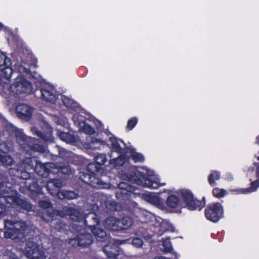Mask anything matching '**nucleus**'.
Returning a JSON list of instances; mask_svg holds the SVG:
<instances>
[{
	"mask_svg": "<svg viewBox=\"0 0 259 259\" xmlns=\"http://www.w3.org/2000/svg\"><path fill=\"white\" fill-rule=\"evenodd\" d=\"M115 196L117 199L123 200H130L139 197L154 205H158L160 202V198L158 196L152 193H142L138 188L126 182H120L118 184Z\"/></svg>",
	"mask_w": 259,
	"mask_h": 259,
	"instance_id": "obj_1",
	"label": "nucleus"
},
{
	"mask_svg": "<svg viewBox=\"0 0 259 259\" xmlns=\"http://www.w3.org/2000/svg\"><path fill=\"white\" fill-rule=\"evenodd\" d=\"M12 128L17 143L26 153L31 154L33 152L44 151V147L38 143V139L26 136L21 130L17 129L15 127L12 126Z\"/></svg>",
	"mask_w": 259,
	"mask_h": 259,
	"instance_id": "obj_2",
	"label": "nucleus"
},
{
	"mask_svg": "<svg viewBox=\"0 0 259 259\" xmlns=\"http://www.w3.org/2000/svg\"><path fill=\"white\" fill-rule=\"evenodd\" d=\"M4 226L6 229L4 236L6 238L19 241L26 239V232L28 227L25 222H13L9 220H5Z\"/></svg>",
	"mask_w": 259,
	"mask_h": 259,
	"instance_id": "obj_3",
	"label": "nucleus"
},
{
	"mask_svg": "<svg viewBox=\"0 0 259 259\" xmlns=\"http://www.w3.org/2000/svg\"><path fill=\"white\" fill-rule=\"evenodd\" d=\"M123 178L128 182L134 183L138 185L151 189H156L159 187V183L145 174L131 171L123 175Z\"/></svg>",
	"mask_w": 259,
	"mask_h": 259,
	"instance_id": "obj_4",
	"label": "nucleus"
},
{
	"mask_svg": "<svg viewBox=\"0 0 259 259\" xmlns=\"http://www.w3.org/2000/svg\"><path fill=\"white\" fill-rule=\"evenodd\" d=\"M185 207L190 210H200L205 205V198L203 197L201 200L194 198L192 192L188 189H182L180 191Z\"/></svg>",
	"mask_w": 259,
	"mask_h": 259,
	"instance_id": "obj_5",
	"label": "nucleus"
},
{
	"mask_svg": "<svg viewBox=\"0 0 259 259\" xmlns=\"http://www.w3.org/2000/svg\"><path fill=\"white\" fill-rule=\"evenodd\" d=\"M133 224V220L129 217H123L118 219L114 217L109 216L105 221V226L111 231L119 232L129 228Z\"/></svg>",
	"mask_w": 259,
	"mask_h": 259,
	"instance_id": "obj_6",
	"label": "nucleus"
},
{
	"mask_svg": "<svg viewBox=\"0 0 259 259\" xmlns=\"http://www.w3.org/2000/svg\"><path fill=\"white\" fill-rule=\"evenodd\" d=\"M32 83L22 75H18L10 86V92L15 95L30 94L33 92Z\"/></svg>",
	"mask_w": 259,
	"mask_h": 259,
	"instance_id": "obj_7",
	"label": "nucleus"
},
{
	"mask_svg": "<svg viewBox=\"0 0 259 259\" xmlns=\"http://www.w3.org/2000/svg\"><path fill=\"white\" fill-rule=\"evenodd\" d=\"M204 215L207 220L217 223L224 217L223 206L220 202L210 203L205 208Z\"/></svg>",
	"mask_w": 259,
	"mask_h": 259,
	"instance_id": "obj_8",
	"label": "nucleus"
},
{
	"mask_svg": "<svg viewBox=\"0 0 259 259\" xmlns=\"http://www.w3.org/2000/svg\"><path fill=\"white\" fill-rule=\"evenodd\" d=\"M130 239H114L113 242H109L105 245L103 250L109 259H117L120 251L119 245L129 243Z\"/></svg>",
	"mask_w": 259,
	"mask_h": 259,
	"instance_id": "obj_9",
	"label": "nucleus"
},
{
	"mask_svg": "<svg viewBox=\"0 0 259 259\" xmlns=\"http://www.w3.org/2000/svg\"><path fill=\"white\" fill-rule=\"evenodd\" d=\"M25 254L30 259H46L44 251L39 249L35 242L32 241H28L26 243Z\"/></svg>",
	"mask_w": 259,
	"mask_h": 259,
	"instance_id": "obj_10",
	"label": "nucleus"
},
{
	"mask_svg": "<svg viewBox=\"0 0 259 259\" xmlns=\"http://www.w3.org/2000/svg\"><path fill=\"white\" fill-rule=\"evenodd\" d=\"M56 164L53 162H47L42 163L40 161H36L34 166V171L40 177L47 178L50 173H54L56 171Z\"/></svg>",
	"mask_w": 259,
	"mask_h": 259,
	"instance_id": "obj_11",
	"label": "nucleus"
},
{
	"mask_svg": "<svg viewBox=\"0 0 259 259\" xmlns=\"http://www.w3.org/2000/svg\"><path fill=\"white\" fill-rule=\"evenodd\" d=\"M56 211L59 216L62 218L69 217L70 219L74 222H80L82 220V214L75 207L65 206L61 210Z\"/></svg>",
	"mask_w": 259,
	"mask_h": 259,
	"instance_id": "obj_12",
	"label": "nucleus"
},
{
	"mask_svg": "<svg viewBox=\"0 0 259 259\" xmlns=\"http://www.w3.org/2000/svg\"><path fill=\"white\" fill-rule=\"evenodd\" d=\"M93 241L92 235L90 233H80L75 238L69 239V243L73 247H87Z\"/></svg>",
	"mask_w": 259,
	"mask_h": 259,
	"instance_id": "obj_13",
	"label": "nucleus"
},
{
	"mask_svg": "<svg viewBox=\"0 0 259 259\" xmlns=\"http://www.w3.org/2000/svg\"><path fill=\"white\" fill-rule=\"evenodd\" d=\"M79 179L84 183L92 186L94 188H100L102 185L101 179L91 173H85L84 172H79Z\"/></svg>",
	"mask_w": 259,
	"mask_h": 259,
	"instance_id": "obj_14",
	"label": "nucleus"
},
{
	"mask_svg": "<svg viewBox=\"0 0 259 259\" xmlns=\"http://www.w3.org/2000/svg\"><path fill=\"white\" fill-rule=\"evenodd\" d=\"M31 131L34 135H36L45 142H54L53 130L52 127L48 125L46 126V130L43 132L39 131L35 127H31Z\"/></svg>",
	"mask_w": 259,
	"mask_h": 259,
	"instance_id": "obj_15",
	"label": "nucleus"
},
{
	"mask_svg": "<svg viewBox=\"0 0 259 259\" xmlns=\"http://www.w3.org/2000/svg\"><path fill=\"white\" fill-rule=\"evenodd\" d=\"M55 89L49 84L45 85L40 89L42 99L51 104H55L57 100L56 94L54 93Z\"/></svg>",
	"mask_w": 259,
	"mask_h": 259,
	"instance_id": "obj_16",
	"label": "nucleus"
},
{
	"mask_svg": "<svg viewBox=\"0 0 259 259\" xmlns=\"http://www.w3.org/2000/svg\"><path fill=\"white\" fill-rule=\"evenodd\" d=\"M18 117L26 121H28L32 117L33 109L25 104H21L16 109Z\"/></svg>",
	"mask_w": 259,
	"mask_h": 259,
	"instance_id": "obj_17",
	"label": "nucleus"
},
{
	"mask_svg": "<svg viewBox=\"0 0 259 259\" xmlns=\"http://www.w3.org/2000/svg\"><path fill=\"white\" fill-rule=\"evenodd\" d=\"M61 180L58 179H53L49 180L47 184L46 188L48 192L52 196H58V193L61 191L60 189L62 187Z\"/></svg>",
	"mask_w": 259,
	"mask_h": 259,
	"instance_id": "obj_18",
	"label": "nucleus"
},
{
	"mask_svg": "<svg viewBox=\"0 0 259 259\" xmlns=\"http://www.w3.org/2000/svg\"><path fill=\"white\" fill-rule=\"evenodd\" d=\"M28 170H30V169H26L15 166L11 168L10 173L18 178L25 180L26 182H29L31 181L32 179H31V175Z\"/></svg>",
	"mask_w": 259,
	"mask_h": 259,
	"instance_id": "obj_19",
	"label": "nucleus"
},
{
	"mask_svg": "<svg viewBox=\"0 0 259 259\" xmlns=\"http://www.w3.org/2000/svg\"><path fill=\"white\" fill-rule=\"evenodd\" d=\"M100 222V219L95 212L88 213L84 217V224L85 226L91 229L99 225Z\"/></svg>",
	"mask_w": 259,
	"mask_h": 259,
	"instance_id": "obj_20",
	"label": "nucleus"
},
{
	"mask_svg": "<svg viewBox=\"0 0 259 259\" xmlns=\"http://www.w3.org/2000/svg\"><path fill=\"white\" fill-rule=\"evenodd\" d=\"M14 147L12 144H10L8 147L4 148V151L0 156V162L3 164L9 165L13 161L12 158L8 155V153L13 150Z\"/></svg>",
	"mask_w": 259,
	"mask_h": 259,
	"instance_id": "obj_21",
	"label": "nucleus"
},
{
	"mask_svg": "<svg viewBox=\"0 0 259 259\" xmlns=\"http://www.w3.org/2000/svg\"><path fill=\"white\" fill-rule=\"evenodd\" d=\"M36 161H38L33 157H25L22 161L16 166L20 168H24L26 169H32L34 171V166Z\"/></svg>",
	"mask_w": 259,
	"mask_h": 259,
	"instance_id": "obj_22",
	"label": "nucleus"
},
{
	"mask_svg": "<svg viewBox=\"0 0 259 259\" xmlns=\"http://www.w3.org/2000/svg\"><path fill=\"white\" fill-rule=\"evenodd\" d=\"M18 193L15 195H9V192L4 190H0V198H4L5 202L10 205H15L18 199Z\"/></svg>",
	"mask_w": 259,
	"mask_h": 259,
	"instance_id": "obj_23",
	"label": "nucleus"
},
{
	"mask_svg": "<svg viewBox=\"0 0 259 259\" xmlns=\"http://www.w3.org/2000/svg\"><path fill=\"white\" fill-rule=\"evenodd\" d=\"M27 184H28V190L31 192L32 195L36 196L42 195L41 187L34 179L30 182H26V185H27Z\"/></svg>",
	"mask_w": 259,
	"mask_h": 259,
	"instance_id": "obj_24",
	"label": "nucleus"
},
{
	"mask_svg": "<svg viewBox=\"0 0 259 259\" xmlns=\"http://www.w3.org/2000/svg\"><path fill=\"white\" fill-rule=\"evenodd\" d=\"M91 231L98 241L103 242L106 240L107 234L103 229L96 226L92 228Z\"/></svg>",
	"mask_w": 259,
	"mask_h": 259,
	"instance_id": "obj_25",
	"label": "nucleus"
},
{
	"mask_svg": "<svg viewBox=\"0 0 259 259\" xmlns=\"http://www.w3.org/2000/svg\"><path fill=\"white\" fill-rule=\"evenodd\" d=\"M15 206H17L20 209L30 211L32 208V204L27 199H22L19 196Z\"/></svg>",
	"mask_w": 259,
	"mask_h": 259,
	"instance_id": "obj_26",
	"label": "nucleus"
},
{
	"mask_svg": "<svg viewBox=\"0 0 259 259\" xmlns=\"http://www.w3.org/2000/svg\"><path fill=\"white\" fill-rule=\"evenodd\" d=\"M13 73V70L11 66H5L0 70V80L3 81L5 80H9Z\"/></svg>",
	"mask_w": 259,
	"mask_h": 259,
	"instance_id": "obj_27",
	"label": "nucleus"
},
{
	"mask_svg": "<svg viewBox=\"0 0 259 259\" xmlns=\"http://www.w3.org/2000/svg\"><path fill=\"white\" fill-rule=\"evenodd\" d=\"M78 194L73 191L62 190L58 193L57 198L60 200H71L77 197Z\"/></svg>",
	"mask_w": 259,
	"mask_h": 259,
	"instance_id": "obj_28",
	"label": "nucleus"
},
{
	"mask_svg": "<svg viewBox=\"0 0 259 259\" xmlns=\"http://www.w3.org/2000/svg\"><path fill=\"white\" fill-rule=\"evenodd\" d=\"M87 171L97 176L98 174L103 172V169L100 165L97 164L95 161L90 162L87 167Z\"/></svg>",
	"mask_w": 259,
	"mask_h": 259,
	"instance_id": "obj_29",
	"label": "nucleus"
},
{
	"mask_svg": "<svg viewBox=\"0 0 259 259\" xmlns=\"http://www.w3.org/2000/svg\"><path fill=\"white\" fill-rule=\"evenodd\" d=\"M57 209H54L52 212H50L49 210H47L45 212L43 213L41 219L47 223H48L49 225L52 224V222L54 221L56 218H55V214L57 216V212L56 211Z\"/></svg>",
	"mask_w": 259,
	"mask_h": 259,
	"instance_id": "obj_30",
	"label": "nucleus"
},
{
	"mask_svg": "<svg viewBox=\"0 0 259 259\" xmlns=\"http://www.w3.org/2000/svg\"><path fill=\"white\" fill-rule=\"evenodd\" d=\"M221 173L217 170H211L210 174L207 178V181L211 187H214L216 185L215 181L220 179Z\"/></svg>",
	"mask_w": 259,
	"mask_h": 259,
	"instance_id": "obj_31",
	"label": "nucleus"
},
{
	"mask_svg": "<svg viewBox=\"0 0 259 259\" xmlns=\"http://www.w3.org/2000/svg\"><path fill=\"white\" fill-rule=\"evenodd\" d=\"M166 204L168 207L176 208L179 206L180 200L178 197L170 195L166 199Z\"/></svg>",
	"mask_w": 259,
	"mask_h": 259,
	"instance_id": "obj_32",
	"label": "nucleus"
},
{
	"mask_svg": "<svg viewBox=\"0 0 259 259\" xmlns=\"http://www.w3.org/2000/svg\"><path fill=\"white\" fill-rule=\"evenodd\" d=\"M66 224L60 219L57 218L52 222L50 227L55 230L61 232L65 229Z\"/></svg>",
	"mask_w": 259,
	"mask_h": 259,
	"instance_id": "obj_33",
	"label": "nucleus"
},
{
	"mask_svg": "<svg viewBox=\"0 0 259 259\" xmlns=\"http://www.w3.org/2000/svg\"><path fill=\"white\" fill-rule=\"evenodd\" d=\"M61 100L64 106L72 109L76 108L77 107V103L72 99L66 96H62Z\"/></svg>",
	"mask_w": 259,
	"mask_h": 259,
	"instance_id": "obj_34",
	"label": "nucleus"
},
{
	"mask_svg": "<svg viewBox=\"0 0 259 259\" xmlns=\"http://www.w3.org/2000/svg\"><path fill=\"white\" fill-rule=\"evenodd\" d=\"M109 140L111 143L112 149L116 152L121 154L123 152V149L120 147L118 143V140L114 136L110 137Z\"/></svg>",
	"mask_w": 259,
	"mask_h": 259,
	"instance_id": "obj_35",
	"label": "nucleus"
},
{
	"mask_svg": "<svg viewBox=\"0 0 259 259\" xmlns=\"http://www.w3.org/2000/svg\"><path fill=\"white\" fill-rule=\"evenodd\" d=\"M58 137L62 141L67 143H71L74 141L73 136L68 133L60 132L58 134Z\"/></svg>",
	"mask_w": 259,
	"mask_h": 259,
	"instance_id": "obj_36",
	"label": "nucleus"
},
{
	"mask_svg": "<svg viewBox=\"0 0 259 259\" xmlns=\"http://www.w3.org/2000/svg\"><path fill=\"white\" fill-rule=\"evenodd\" d=\"M11 65L12 62L11 59L5 54L0 52V67H3L5 66H11Z\"/></svg>",
	"mask_w": 259,
	"mask_h": 259,
	"instance_id": "obj_37",
	"label": "nucleus"
},
{
	"mask_svg": "<svg viewBox=\"0 0 259 259\" xmlns=\"http://www.w3.org/2000/svg\"><path fill=\"white\" fill-rule=\"evenodd\" d=\"M94 160L97 164L102 167L107 161L106 155L103 153L99 154L94 158Z\"/></svg>",
	"mask_w": 259,
	"mask_h": 259,
	"instance_id": "obj_38",
	"label": "nucleus"
},
{
	"mask_svg": "<svg viewBox=\"0 0 259 259\" xmlns=\"http://www.w3.org/2000/svg\"><path fill=\"white\" fill-rule=\"evenodd\" d=\"M162 246L164 247V252L170 253L172 250V247L169 238L162 239Z\"/></svg>",
	"mask_w": 259,
	"mask_h": 259,
	"instance_id": "obj_39",
	"label": "nucleus"
},
{
	"mask_svg": "<svg viewBox=\"0 0 259 259\" xmlns=\"http://www.w3.org/2000/svg\"><path fill=\"white\" fill-rule=\"evenodd\" d=\"M131 159L135 162H143L145 160L142 154L135 151L133 152L131 154Z\"/></svg>",
	"mask_w": 259,
	"mask_h": 259,
	"instance_id": "obj_40",
	"label": "nucleus"
},
{
	"mask_svg": "<svg viewBox=\"0 0 259 259\" xmlns=\"http://www.w3.org/2000/svg\"><path fill=\"white\" fill-rule=\"evenodd\" d=\"M213 195L218 198H220L225 196L227 194V191L224 189L215 188L212 191Z\"/></svg>",
	"mask_w": 259,
	"mask_h": 259,
	"instance_id": "obj_41",
	"label": "nucleus"
},
{
	"mask_svg": "<svg viewBox=\"0 0 259 259\" xmlns=\"http://www.w3.org/2000/svg\"><path fill=\"white\" fill-rule=\"evenodd\" d=\"M138 122V119L136 117H133L130 118L127 123V125L126 126V128L128 131L132 130L135 126L137 124Z\"/></svg>",
	"mask_w": 259,
	"mask_h": 259,
	"instance_id": "obj_42",
	"label": "nucleus"
},
{
	"mask_svg": "<svg viewBox=\"0 0 259 259\" xmlns=\"http://www.w3.org/2000/svg\"><path fill=\"white\" fill-rule=\"evenodd\" d=\"M259 187V179L257 180L253 181L250 184V186L247 188L245 191H243L242 192H247L250 193L255 191Z\"/></svg>",
	"mask_w": 259,
	"mask_h": 259,
	"instance_id": "obj_43",
	"label": "nucleus"
},
{
	"mask_svg": "<svg viewBox=\"0 0 259 259\" xmlns=\"http://www.w3.org/2000/svg\"><path fill=\"white\" fill-rule=\"evenodd\" d=\"M126 156L120 155L114 159V164L116 166H121L124 164L126 162Z\"/></svg>",
	"mask_w": 259,
	"mask_h": 259,
	"instance_id": "obj_44",
	"label": "nucleus"
},
{
	"mask_svg": "<svg viewBox=\"0 0 259 259\" xmlns=\"http://www.w3.org/2000/svg\"><path fill=\"white\" fill-rule=\"evenodd\" d=\"M82 131L87 135H92L95 133V130L90 124L84 123L83 126Z\"/></svg>",
	"mask_w": 259,
	"mask_h": 259,
	"instance_id": "obj_45",
	"label": "nucleus"
},
{
	"mask_svg": "<svg viewBox=\"0 0 259 259\" xmlns=\"http://www.w3.org/2000/svg\"><path fill=\"white\" fill-rule=\"evenodd\" d=\"M56 169H57V172L60 171L62 174L65 175H69L71 172V167L68 165L61 166L59 167V168H58L56 167Z\"/></svg>",
	"mask_w": 259,
	"mask_h": 259,
	"instance_id": "obj_46",
	"label": "nucleus"
},
{
	"mask_svg": "<svg viewBox=\"0 0 259 259\" xmlns=\"http://www.w3.org/2000/svg\"><path fill=\"white\" fill-rule=\"evenodd\" d=\"M38 204L39 207L42 208H49L52 206L51 202L48 200H39Z\"/></svg>",
	"mask_w": 259,
	"mask_h": 259,
	"instance_id": "obj_47",
	"label": "nucleus"
},
{
	"mask_svg": "<svg viewBox=\"0 0 259 259\" xmlns=\"http://www.w3.org/2000/svg\"><path fill=\"white\" fill-rule=\"evenodd\" d=\"M132 244L135 247L139 248L141 247L143 244V240L139 237L133 239Z\"/></svg>",
	"mask_w": 259,
	"mask_h": 259,
	"instance_id": "obj_48",
	"label": "nucleus"
},
{
	"mask_svg": "<svg viewBox=\"0 0 259 259\" xmlns=\"http://www.w3.org/2000/svg\"><path fill=\"white\" fill-rule=\"evenodd\" d=\"M102 142L96 138H92L91 141L90 147L92 149L99 148V146H96L95 145L99 144L101 145Z\"/></svg>",
	"mask_w": 259,
	"mask_h": 259,
	"instance_id": "obj_49",
	"label": "nucleus"
},
{
	"mask_svg": "<svg viewBox=\"0 0 259 259\" xmlns=\"http://www.w3.org/2000/svg\"><path fill=\"white\" fill-rule=\"evenodd\" d=\"M6 205L0 202V218L4 217L6 214Z\"/></svg>",
	"mask_w": 259,
	"mask_h": 259,
	"instance_id": "obj_50",
	"label": "nucleus"
},
{
	"mask_svg": "<svg viewBox=\"0 0 259 259\" xmlns=\"http://www.w3.org/2000/svg\"><path fill=\"white\" fill-rule=\"evenodd\" d=\"M18 70L20 73H27L28 69L23 67L22 65L18 66Z\"/></svg>",
	"mask_w": 259,
	"mask_h": 259,
	"instance_id": "obj_51",
	"label": "nucleus"
},
{
	"mask_svg": "<svg viewBox=\"0 0 259 259\" xmlns=\"http://www.w3.org/2000/svg\"><path fill=\"white\" fill-rule=\"evenodd\" d=\"M6 183V179L4 177H0V189L4 187Z\"/></svg>",
	"mask_w": 259,
	"mask_h": 259,
	"instance_id": "obj_52",
	"label": "nucleus"
},
{
	"mask_svg": "<svg viewBox=\"0 0 259 259\" xmlns=\"http://www.w3.org/2000/svg\"><path fill=\"white\" fill-rule=\"evenodd\" d=\"M256 176L259 179V165L256 167Z\"/></svg>",
	"mask_w": 259,
	"mask_h": 259,
	"instance_id": "obj_53",
	"label": "nucleus"
},
{
	"mask_svg": "<svg viewBox=\"0 0 259 259\" xmlns=\"http://www.w3.org/2000/svg\"><path fill=\"white\" fill-rule=\"evenodd\" d=\"M255 143L259 145V135L256 138Z\"/></svg>",
	"mask_w": 259,
	"mask_h": 259,
	"instance_id": "obj_54",
	"label": "nucleus"
},
{
	"mask_svg": "<svg viewBox=\"0 0 259 259\" xmlns=\"http://www.w3.org/2000/svg\"><path fill=\"white\" fill-rule=\"evenodd\" d=\"M9 259H19L17 256H15V257H13V256H10V257L9 258Z\"/></svg>",
	"mask_w": 259,
	"mask_h": 259,
	"instance_id": "obj_55",
	"label": "nucleus"
},
{
	"mask_svg": "<svg viewBox=\"0 0 259 259\" xmlns=\"http://www.w3.org/2000/svg\"><path fill=\"white\" fill-rule=\"evenodd\" d=\"M159 259H169V258H166V257H164V256H161V257H159Z\"/></svg>",
	"mask_w": 259,
	"mask_h": 259,
	"instance_id": "obj_56",
	"label": "nucleus"
},
{
	"mask_svg": "<svg viewBox=\"0 0 259 259\" xmlns=\"http://www.w3.org/2000/svg\"><path fill=\"white\" fill-rule=\"evenodd\" d=\"M3 24L1 23H0V30L3 28Z\"/></svg>",
	"mask_w": 259,
	"mask_h": 259,
	"instance_id": "obj_57",
	"label": "nucleus"
},
{
	"mask_svg": "<svg viewBox=\"0 0 259 259\" xmlns=\"http://www.w3.org/2000/svg\"><path fill=\"white\" fill-rule=\"evenodd\" d=\"M255 157L258 160H259V155L258 156H257L256 155H255Z\"/></svg>",
	"mask_w": 259,
	"mask_h": 259,
	"instance_id": "obj_58",
	"label": "nucleus"
},
{
	"mask_svg": "<svg viewBox=\"0 0 259 259\" xmlns=\"http://www.w3.org/2000/svg\"><path fill=\"white\" fill-rule=\"evenodd\" d=\"M120 141L121 142L123 143V141H122V140H120Z\"/></svg>",
	"mask_w": 259,
	"mask_h": 259,
	"instance_id": "obj_59",
	"label": "nucleus"
}]
</instances>
